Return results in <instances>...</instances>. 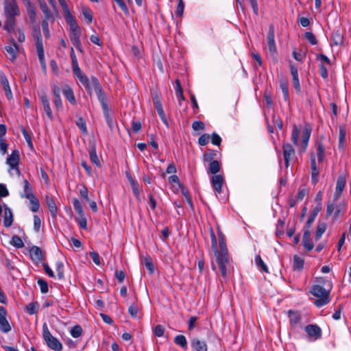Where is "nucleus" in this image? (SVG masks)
<instances>
[{"instance_id":"nucleus-1","label":"nucleus","mask_w":351,"mask_h":351,"mask_svg":"<svg viewBox=\"0 0 351 351\" xmlns=\"http://www.w3.org/2000/svg\"><path fill=\"white\" fill-rule=\"evenodd\" d=\"M328 289L320 285H315L311 289V293L317 298L314 304L317 307H322L330 302V292L332 288L330 282H328Z\"/></svg>"},{"instance_id":"nucleus-2","label":"nucleus","mask_w":351,"mask_h":351,"mask_svg":"<svg viewBox=\"0 0 351 351\" xmlns=\"http://www.w3.org/2000/svg\"><path fill=\"white\" fill-rule=\"evenodd\" d=\"M42 333L44 341L50 349L55 351H61L62 350V344L56 337L51 335L46 322L43 324Z\"/></svg>"},{"instance_id":"nucleus-3","label":"nucleus","mask_w":351,"mask_h":351,"mask_svg":"<svg viewBox=\"0 0 351 351\" xmlns=\"http://www.w3.org/2000/svg\"><path fill=\"white\" fill-rule=\"evenodd\" d=\"M85 88L90 95H92L93 90H94L100 104L107 100L106 94L103 91L101 84L96 77L92 76L90 77L88 86L86 85Z\"/></svg>"},{"instance_id":"nucleus-4","label":"nucleus","mask_w":351,"mask_h":351,"mask_svg":"<svg viewBox=\"0 0 351 351\" xmlns=\"http://www.w3.org/2000/svg\"><path fill=\"white\" fill-rule=\"evenodd\" d=\"M216 261L219 267L220 271L223 278L227 277L228 269L230 266L229 256L228 253H215Z\"/></svg>"},{"instance_id":"nucleus-5","label":"nucleus","mask_w":351,"mask_h":351,"mask_svg":"<svg viewBox=\"0 0 351 351\" xmlns=\"http://www.w3.org/2000/svg\"><path fill=\"white\" fill-rule=\"evenodd\" d=\"M4 12L5 17H16L20 14V10L16 0L4 1Z\"/></svg>"},{"instance_id":"nucleus-6","label":"nucleus","mask_w":351,"mask_h":351,"mask_svg":"<svg viewBox=\"0 0 351 351\" xmlns=\"http://www.w3.org/2000/svg\"><path fill=\"white\" fill-rule=\"evenodd\" d=\"M304 330L306 332L311 341H316L322 337V331L321 328L317 324H308Z\"/></svg>"},{"instance_id":"nucleus-7","label":"nucleus","mask_w":351,"mask_h":351,"mask_svg":"<svg viewBox=\"0 0 351 351\" xmlns=\"http://www.w3.org/2000/svg\"><path fill=\"white\" fill-rule=\"evenodd\" d=\"M80 36L81 30L80 27L69 29V38L72 43L79 51L82 52Z\"/></svg>"},{"instance_id":"nucleus-8","label":"nucleus","mask_w":351,"mask_h":351,"mask_svg":"<svg viewBox=\"0 0 351 351\" xmlns=\"http://www.w3.org/2000/svg\"><path fill=\"white\" fill-rule=\"evenodd\" d=\"M274 26L273 25H270L269 26V30L267 36V44L268 49L272 56L276 55L277 53V48L274 40Z\"/></svg>"},{"instance_id":"nucleus-9","label":"nucleus","mask_w":351,"mask_h":351,"mask_svg":"<svg viewBox=\"0 0 351 351\" xmlns=\"http://www.w3.org/2000/svg\"><path fill=\"white\" fill-rule=\"evenodd\" d=\"M32 35L35 43L36 51L44 50L42 35L38 25H36L32 28Z\"/></svg>"},{"instance_id":"nucleus-10","label":"nucleus","mask_w":351,"mask_h":351,"mask_svg":"<svg viewBox=\"0 0 351 351\" xmlns=\"http://www.w3.org/2000/svg\"><path fill=\"white\" fill-rule=\"evenodd\" d=\"M7 311L5 307L0 306V330L4 333H8L11 330V326L7 318Z\"/></svg>"},{"instance_id":"nucleus-11","label":"nucleus","mask_w":351,"mask_h":351,"mask_svg":"<svg viewBox=\"0 0 351 351\" xmlns=\"http://www.w3.org/2000/svg\"><path fill=\"white\" fill-rule=\"evenodd\" d=\"M282 149L285 165L286 167H288L289 165V161L293 159L295 155V150L293 146L289 143H283Z\"/></svg>"},{"instance_id":"nucleus-12","label":"nucleus","mask_w":351,"mask_h":351,"mask_svg":"<svg viewBox=\"0 0 351 351\" xmlns=\"http://www.w3.org/2000/svg\"><path fill=\"white\" fill-rule=\"evenodd\" d=\"M290 73L292 77L293 86L298 93H300V83L298 77V68L295 64L290 63L289 64Z\"/></svg>"},{"instance_id":"nucleus-13","label":"nucleus","mask_w":351,"mask_h":351,"mask_svg":"<svg viewBox=\"0 0 351 351\" xmlns=\"http://www.w3.org/2000/svg\"><path fill=\"white\" fill-rule=\"evenodd\" d=\"M210 182L215 190L216 195L221 193V188L224 183L223 177L221 175H213L211 177Z\"/></svg>"},{"instance_id":"nucleus-14","label":"nucleus","mask_w":351,"mask_h":351,"mask_svg":"<svg viewBox=\"0 0 351 351\" xmlns=\"http://www.w3.org/2000/svg\"><path fill=\"white\" fill-rule=\"evenodd\" d=\"M29 252L32 261L35 263L38 264L43 261V252L39 247L36 245L32 246L29 249Z\"/></svg>"},{"instance_id":"nucleus-15","label":"nucleus","mask_w":351,"mask_h":351,"mask_svg":"<svg viewBox=\"0 0 351 351\" xmlns=\"http://www.w3.org/2000/svg\"><path fill=\"white\" fill-rule=\"evenodd\" d=\"M25 5L26 7L28 16L29 17L30 21L32 23H36V10L34 3L31 1V0H23Z\"/></svg>"},{"instance_id":"nucleus-16","label":"nucleus","mask_w":351,"mask_h":351,"mask_svg":"<svg viewBox=\"0 0 351 351\" xmlns=\"http://www.w3.org/2000/svg\"><path fill=\"white\" fill-rule=\"evenodd\" d=\"M38 3L40 7V9L43 12L45 15V19L47 20H51V22H53L55 20L53 12L48 8L47 3L45 0H38Z\"/></svg>"},{"instance_id":"nucleus-17","label":"nucleus","mask_w":351,"mask_h":351,"mask_svg":"<svg viewBox=\"0 0 351 351\" xmlns=\"http://www.w3.org/2000/svg\"><path fill=\"white\" fill-rule=\"evenodd\" d=\"M311 182L312 184L315 185L318 182V176L319 173V169L316 165V160L315 156L311 157Z\"/></svg>"},{"instance_id":"nucleus-18","label":"nucleus","mask_w":351,"mask_h":351,"mask_svg":"<svg viewBox=\"0 0 351 351\" xmlns=\"http://www.w3.org/2000/svg\"><path fill=\"white\" fill-rule=\"evenodd\" d=\"M288 316L289 318L290 326L292 328H295L299 325L301 321V315L298 311L289 310L288 311Z\"/></svg>"},{"instance_id":"nucleus-19","label":"nucleus","mask_w":351,"mask_h":351,"mask_svg":"<svg viewBox=\"0 0 351 351\" xmlns=\"http://www.w3.org/2000/svg\"><path fill=\"white\" fill-rule=\"evenodd\" d=\"M311 134V128L308 126H305L302 130V152H304L308 147V141Z\"/></svg>"},{"instance_id":"nucleus-20","label":"nucleus","mask_w":351,"mask_h":351,"mask_svg":"<svg viewBox=\"0 0 351 351\" xmlns=\"http://www.w3.org/2000/svg\"><path fill=\"white\" fill-rule=\"evenodd\" d=\"M4 207V218H3V226L5 228H9L12 226L13 222V214L12 210L6 205H3Z\"/></svg>"},{"instance_id":"nucleus-21","label":"nucleus","mask_w":351,"mask_h":351,"mask_svg":"<svg viewBox=\"0 0 351 351\" xmlns=\"http://www.w3.org/2000/svg\"><path fill=\"white\" fill-rule=\"evenodd\" d=\"M103 110L104 116L106 121L110 128H112L114 121L112 116L110 114L109 108L107 104V100L100 104Z\"/></svg>"},{"instance_id":"nucleus-22","label":"nucleus","mask_w":351,"mask_h":351,"mask_svg":"<svg viewBox=\"0 0 351 351\" xmlns=\"http://www.w3.org/2000/svg\"><path fill=\"white\" fill-rule=\"evenodd\" d=\"M62 93L68 101L73 106L76 104V99L73 89L67 85H65L62 90Z\"/></svg>"},{"instance_id":"nucleus-23","label":"nucleus","mask_w":351,"mask_h":351,"mask_svg":"<svg viewBox=\"0 0 351 351\" xmlns=\"http://www.w3.org/2000/svg\"><path fill=\"white\" fill-rule=\"evenodd\" d=\"M152 95L154 108H156L158 115H163V114H165V112L163 110L162 105L161 104L160 95L157 92H155L152 93Z\"/></svg>"},{"instance_id":"nucleus-24","label":"nucleus","mask_w":351,"mask_h":351,"mask_svg":"<svg viewBox=\"0 0 351 351\" xmlns=\"http://www.w3.org/2000/svg\"><path fill=\"white\" fill-rule=\"evenodd\" d=\"M19 152L18 150L15 149L12 151V154L8 157L7 164L10 167H14L19 166Z\"/></svg>"},{"instance_id":"nucleus-25","label":"nucleus","mask_w":351,"mask_h":351,"mask_svg":"<svg viewBox=\"0 0 351 351\" xmlns=\"http://www.w3.org/2000/svg\"><path fill=\"white\" fill-rule=\"evenodd\" d=\"M0 80H1V83L3 86V90L5 91V96L8 99L12 98V91H11V88L10 87L9 82H8L7 77L4 74H1V75H0Z\"/></svg>"},{"instance_id":"nucleus-26","label":"nucleus","mask_w":351,"mask_h":351,"mask_svg":"<svg viewBox=\"0 0 351 351\" xmlns=\"http://www.w3.org/2000/svg\"><path fill=\"white\" fill-rule=\"evenodd\" d=\"M89 156L91 162L95 164L97 167H101V162L97 154L96 146L94 143L90 147Z\"/></svg>"},{"instance_id":"nucleus-27","label":"nucleus","mask_w":351,"mask_h":351,"mask_svg":"<svg viewBox=\"0 0 351 351\" xmlns=\"http://www.w3.org/2000/svg\"><path fill=\"white\" fill-rule=\"evenodd\" d=\"M304 260L298 255L293 256V269L294 271H301L304 268Z\"/></svg>"},{"instance_id":"nucleus-28","label":"nucleus","mask_w":351,"mask_h":351,"mask_svg":"<svg viewBox=\"0 0 351 351\" xmlns=\"http://www.w3.org/2000/svg\"><path fill=\"white\" fill-rule=\"evenodd\" d=\"M191 347L195 351H208L207 345L205 341L197 339H193L191 341Z\"/></svg>"},{"instance_id":"nucleus-29","label":"nucleus","mask_w":351,"mask_h":351,"mask_svg":"<svg viewBox=\"0 0 351 351\" xmlns=\"http://www.w3.org/2000/svg\"><path fill=\"white\" fill-rule=\"evenodd\" d=\"M45 202L46 204L51 213V215L53 217H55L56 216L57 213V206L55 203L54 199L52 197L47 195L45 197Z\"/></svg>"},{"instance_id":"nucleus-30","label":"nucleus","mask_w":351,"mask_h":351,"mask_svg":"<svg viewBox=\"0 0 351 351\" xmlns=\"http://www.w3.org/2000/svg\"><path fill=\"white\" fill-rule=\"evenodd\" d=\"M322 208V207L321 204H317V205L313 208L312 213H311L310 217H308V219L306 221V227H308V228L311 227V226L313 223L315 217H317L318 213L321 211Z\"/></svg>"},{"instance_id":"nucleus-31","label":"nucleus","mask_w":351,"mask_h":351,"mask_svg":"<svg viewBox=\"0 0 351 351\" xmlns=\"http://www.w3.org/2000/svg\"><path fill=\"white\" fill-rule=\"evenodd\" d=\"M77 69V71L76 70H73V73L74 75L79 79L80 82L84 85V86L86 87V85L88 86L90 79H88V77L82 72L80 68Z\"/></svg>"},{"instance_id":"nucleus-32","label":"nucleus","mask_w":351,"mask_h":351,"mask_svg":"<svg viewBox=\"0 0 351 351\" xmlns=\"http://www.w3.org/2000/svg\"><path fill=\"white\" fill-rule=\"evenodd\" d=\"M5 51L8 54L10 60L14 61L16 58V52L18 51V45L16 43H14L13 46L9 45L5 47Z\"/></svg>"},{"instance_id":"nucleus-33","label":"nucleus","mask_w":351,"mask_h":351,"mask_svg":"<svg viewBox=\"0 0 351 351\" xmlns=\"http://www.w3.org/2000/svg\"><path fill=\"white\" fill-rule=\"evenodd\" d=\"M280 88L282 92L283 97L285 101H289L288 82L287 80H282L280 82Z\"/></svg>"},{"instance_id":"nucleus-34","label":"nucleus","mask_w":351,"mask_h":351,"mask_svg":"<svg viewBox=\"0 0 351 351\" xmlns=\"http://www.w3.org/2000/svg\"><path fill=\"white\" fill-rule=\"evenodd\" d=\"M64 14V18L66 21V23L69 25V29L79 27L75 18L72 15L70 11Z\"/></svg>"},{"instance_id":"nucleus-35","label":"nucleus","mask_w":351,"mask_h":351,"mask_svg":"<svg viewBox=\"0 0 351 351\" xmlns=\"http://www.w3.org/2000/svg\"><path fill=\"white\" fill-rule=\"evenodd\" d=\"M220 171V164L217 160H213L209 162L208 169L207 170L208 173H212L216 175Z\"/></svg>"},{"instance_id":"nucleus-36","label":"nucleus","mask_w":351,"mask_h":351,"mask_svg":"<svg viewBox=\"0 0 351 351\" xmlns=\"http://www.w3.org/2000/svg\"><path fill=\"white\" fill-rule=\"evenodd\" d=\"M82 14L87 24L92 23L93 19V12L88 7H83L82 9Z\"/></svg>"},{"instance_id":"nucleus-37","label":"nucleus","mask_w":351,"mask_h":351,"mask_svg":"<svg viewBox=\"0 0 351 351\" xmlns=\"http://www.w3.org/2000/svg\"><path fill=\"white\" fill-rule=\"evenodd\" d=\"M300 134V130L296 125H293V131L291 134V141L294 145L297 146L298 145L299 137Z\"/></svg>"},{"instance_id":"nucleus-38","label":"nucleus","mask_w":351,"mask_h":351,"mask_svg":"<svg viewBox=\"0 0 351 351\" xmlns=\"http://www.w3.org/2000/svg\"><path fill=\"white\" fill-rule=\"evenodd\" d=\"M326 230V224L324 222H319L315 232V240H319Z\"/></svg>"},{"instance_id":"nucleus-39","label":"nucleus","mask_w":351,"mask_h":351,"mask_svg":"<svg viewBox=\"0 0 351 351\" xmlns=\"http://www.w3.org/2000/svg\"><path fill=\"white\" fill-rule=\"evenodd\" d=\"M174 343L180 346L183 349L187 348V341L186 337L182 335H177L174 339Z\"/></svg>"},{"instance_id":"nucleus-40","label":"nucleus","mask_w":351,"mask_h":351,"mask_svg":"<svg viewBox=\"0 0 351 351\" xmlns=\"http://www.w3.org/2000/svg\"><path fill=\"white\" fill-rule=\"evenodd\" d=\"M15 17H6V21L4 24V29L9 33L14 30L15 25Z\"/></svg>"},{"instance_id":"nucleus-41","label":"nucleus","mask_w":351,"mask_h":351,"mask_svg":"<svg viewBox=\"0 0 351 351\" xmlns=\"http://www.w3.org/2000/svg\"><path fill=\"white\" fill-rule=\"evenodd\" d=\"M317 156L319 162H322L325 157V147L322 143H319L317 149Z\"/></svg>"},{"instance_id":"nucleus-42","label":"nucleus","mask_w":351,"mask_h":351,"mask_svg":"<svg viewBox=\"0 0 351 351\" xmlns=\"http://www.w3.org/2000/svg\"><path fill=\"white\" fill-rule=\"evenodd\" d=\"M142 262L145 267L147 268V269L149 271V273L153 274L154 270V266L151 257L149 256L145 257L143 259Z\"/></svg>"},{"instance_id":"nucleus-43","label":"nucleus","mask_w":351,"mask_h":351,"mask_svg":"<svg viewBox=\"0 0 351 351\" xmlns=\"http://www.w3.org/2000/svg\"><path fill=\"white\" fill-rule=\"evenodd\" d=\"M210 240H211V248L214 254L219 252L217 247V240L215 234L213 230L211 228L210 230Z\"/></svg>"},{"instance_id":"nucleus-44","label":"nucleus","mask_w":351,"mask_h":351,"mask_svg":"<svg viewBox=\"0 0 351 351\" xmlns=\"http://www.w3.org/2000/svg\"><path fill=\"white\" fill-rule=\"evenodd\" d=\"M219 243L220 247V251H219V253H228V249L226 247V243L225 241V238L222 234L221 232L219 231Z\"/></svg>"},{"instance_id":"nucleus-45","label":"nucleus","mask_w":351,"mask_h":351,"mask_svg":"<svg viewBox=\"0 0 351 351\" xmlns=\"http://www.w3.org/2000/svg\"><path fill=\"white\" fill-rule=\"evenodd\" d=\"M27 199H30L34 195L32 187L27 180H24V195Z\"/></svg>"},{"instance_id":"nucleus-46","label":"nucleus","mask_w":351,"mask_h":351,"mask_svg":"<svg viewBox=\"0 0 351 351\" xmlns=\"http://www.w3.org/2000/svg\"><path fill=\"white\" fill-rule=\"evenodd\" d=\"M255 263L263 271L269 273V269L266 264L262 260L261 257L258 255L255 257Z\"/></svg>"},{"instance_id":"nucleus-47","label":"nucleus","mask_w":351,"mask_h":351,"mask_svg":"<svg viewBox=\"0 0 351 351\" xmlns=\"http://www.w3.org/2000/svg\"><path fill=\"white\" fill-rule=\"evenodd\" d=\"M139 311V308L138 305L135 303H132L128 308V313L131 315V317L134 319H136L138 317V313Z\"/></svg>"},{"instance_id":"nucleus-48","label":"nucleus","mask_w":351,"mask_h":351,"mask_svg":"<svg viewBox=\"0 0 351 351\" xmlns=\"http://www.w3.org/2000/svg\"><path fill=\"white\" fill-rule=\"evenodd\" d=\"M217 156V152L213 149H207L204 154V160L206 162H211Z\"/></svg>"},{"instance_id":"nucleus-49","label":"nucleus","mask_w":351,"mask_h":351,"mask_svg":"<svg viewBox=\"0 0 351 351\" xmlns=\"http://www.w3.org/2000/svg\"><path fill=\"white\" fill-rule=\"evenodd\" d=\"M38 302H31L26 306L27 312L29 315H34L38 313Z\"/></svg>"},{"instance_id":"nucleus-50","label":"nucleus","mask_w":351,"mask_h":351,"mask_svg":"<svg viewBox=\"0 0 351 351\" xmlns=\"http://www.w3.org/2000/svg\"><path fill=\"white\" fill-rule=\"evenodd\" d=\"M11 245L13 246L17 247V248H21L24 246L23 241L22 239L17 235H14L12 237V240L10 241Z\"/></svg>"},{"instance_id":"nucleus-51","label":"nucleus","mask_w":351,"mask_h":351,"mask_svg":"<svg viewBox=\"0 0 351 351\" xmlns=\"http://www.w3.org/2000/svg\"><path fill=\"white\" fill-rule=\"evenodd\" d=\"M71 335L74 338L80 337L82 334V328L80 325H75L70 330Z\"/></svg>"},{"instance_id":"nucleus-52","label":"nucleus","mask_w":351,"mask_h":351,"mask_svg":"<svg viewBox=\"0 0 351 351\" xmlns=\"http://www.w3.org/2000/svg\"><path fill=\"white\" fill-rule=\"evenodd\" d=\"M345 186L346 178L343 176L339 177L336 184V191L341 193L343 191Z\"/></svg>"},{"instance_id":"nucleus-53","label":"nucleus","mask_w":351,"mask_h":351,"mask_svg":"<svg viewBox=\"0 0 351 351\" xmlns=\"http://www.w3.org/2000/svg\"><path fill=\"white\" fill-rule=\"evenodd\" d=\"M49 21H51V20H47L44 19L41 22V26L43 28V31L44 33V35L46 38H49L50 37V32L49 28Z\"/></svg>"},{"instance_id":"nucleus-54","label":"nucleus","mask_w":351,"mask_h":351,"mask_svg":"<svg viewBox=\"0 0 351 351\" xmlns=\"http://www.w3.org/2000/svg\"><path fill=\"white\" fill-rule=\"evenodd\" d=\"M76 125L84 134H86L88 133L86 123L83 118L80 117L76 121Z\"/></svg>"},{"instance_id":"nucleus-55","label":"nucleus","mask_w":351,"mask_h":351,"mask_svg":"<svg viewBox=\"0 0 351 351\" xmlns=\"http://www.w3.org/2000/svg\"><path fill=\"white\" fill-rule=\"evenodd\" d=\"M73 204L77 214L78 215H83L84 210L80 202L77 199L75 198L73 200Z\"/></svg>"},{"instance_id":"nucleus-56","label":"nucleus","mask_w":351,"mask_h":351,"mask_svg":"<svg viewBox=\"0 0 351 351\" xmlns=\"http://www.w3.org/2000/svg\"><path fill=\"white\" fill-rule=\"evenodd\" d=\"M38 60L40 64V66L44 71H46L47 70V64L45 59V51H37Z\"/></svg>"},{"instance_id":"nucleus-57","label":"nucleus","mask_w":351,"mask_h":351,"mask_svg":"<svg viewBox=\"0 0 351 351\" xmlns=\"http://www.w3.org/2000/svg\"><path fill=\"white\" fill-rule=\"evenodd\" d=\"M32 204L31 206V210L32 211L36 213L37 211H38L39 210V208H40V203H39V201L38 200V199L35 197V196H33L32 197H30V199H28Z\"/></svg>"},{"instance_id":"nucleus-58","label":"nucleus","mask_w":351,"mask_h":351,"mask_svg":"<svg viewBox=\"0 0 351 351\" xmlns=\"http://www.w3.org/2000/svg\"><path fill=\"white\" fill-rule=\"evenodd\" d=\"M176 97H178V99L179 100L180 99L184 100V95H183V91H182V88L181 87V85H180L179 80H176Z\"/></svg>"},{"instance_id":"nucleus-59","label":"nucleus","mask_w":351,"mask_h":351,"mask_svg":"<svg viewBox=\"0 0 351 351\" xmlns=\"http://www.w3.org/2000/svg\"><path fill=\"white\" fill-rule=\"evenodd\" d=\"M37 282L40 287V291L42 293H46L48 292V291H49L48 284L46 280H45L42 278H38Z\"/></svg>"},{"instance_id":"nucleus-60","label":"nucleus","mask_w":351,"mask_h":351,"mask_svg":"<svg viewBox=\"0 0 351 351\" xmlns=\"http://www.w3.org/2000/svg\"><path fill=\"white\" fill-rule=\"evenodd\" d=\"M56 269L59 279L64 278V265L61 261H58L56 263Z\"/></svg>"},{"instance_id":"nucleus-61","label":"nucleus","mask_w":351,"mask_h":351,"mask_svg":"<svg viewBox=\"0 0 351 351\" xmlns=\"http://www.w3.org/2000/svg\"><path fill=\"white\" fill-rule=\"evenodd\" d=\"M305 38L311 44L316 45L317 41L315 35L312 32H307L304 34Z\"/></svg>"},{"instance_id":"nucleus-62","label":"nucleus","mask_w":351,"mask_h":351,"mask_svg":"<svg viewBox=\"0 0 351 351\" xmlns=\"http://www.w3.org/2000/svg\"><path fill=\"white\" fill-rule=\"evenodd\" d=\"M153 332L155 336L160 337L164 335L165 328L162 325H157L154 328Z\"/></svg>"},{"instance_id":"nucleus-63","label":"nucleus","mask_w":351,"mask_h":351,"mask_svg":"<svg viewBox=\"0 0 351 351\" xmlns=\"http://www.w3.org/2000/svg\"><path fill=\"white\" fill-rule=\"evenodd\" d=\"M210 139V136L208 134H203L201 135L198 139V143L200 145H206L208 143Z\"/></svg>"},{"instance_id":"nucleus-64","label":"nucleus","mask_w":351,"mask_h":351,"mask_svg":"<svg viewBox=\"0 0 351 351\" xmlns=\"http://www.w3.org/2000/svg\"><path fill=\"white\" fill-rule=\"evenodd\" d=\"M78 216L79 217L77 219V222L80 227L82 229L86 230L87 228V220L84 216V214H83V215Z\"/></svg>"}]
</instances>
